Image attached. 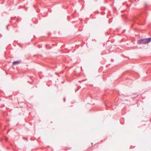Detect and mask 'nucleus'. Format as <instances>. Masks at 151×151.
Instances as JSON below:
<instances>
[{"label":"nucleus","instance_id":"f257e3e1","mask_svg":"<svg viewBox=\"0 0 151 151\" xmlns=\"http://www.w3.org/2000/svg\"><path fill=\"white\" fill-rule=\"evenodd\" d=\"M151 41V38H146L144 39L139 40L137 41L139 44H147Z\"/></svg>","mask_w":151,"mask_h":151},{"label":"nucleus","instance_id":"f03ea898","mask_svg":"<svg viewBox=\"0 0 151 151\" xmlns=\"http://www.w3.org/2000/svg\"><path fill=\"white\" fill-rule=\"evenodd\" d=\"M20 63V62L18 61H14L13 63V65H16L19 64Z\"/></svg>","mask_w":151,"mask_h":151},{"label":"nucleus","instance_id":"7ed1b4c3","mask_svg":"<svg viewBox=\"0 0 151 151\" xmlns=\"http://www.w3.org/2000/svg\"><path fill=\"white\" fill-rule=\"evenodd\" d=\"M9 24H8L7 26H6V29L8 30L9 29H8V26H9Z\"/></svg>","mask_w":151,"mask_h":151},{"label":"nucleus","instance_id":"20e7f679","mask_svg":"<svg viewBox=\"0 0 151 151\" xmlns=\"http://www.w3.org/2000/svg\"><path fill=\"white\" fill-rule=\"evenodd\" d=\"M91 144H92H92H93V143H91Z\"/></svg>","mask_w":151,"mask_h":151}]
</instances>
